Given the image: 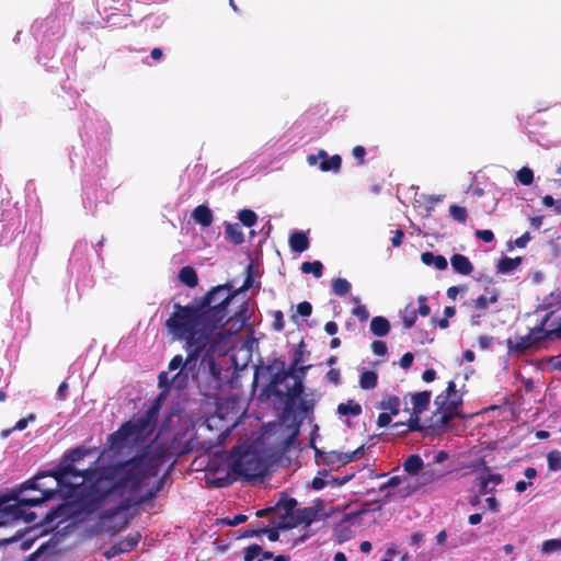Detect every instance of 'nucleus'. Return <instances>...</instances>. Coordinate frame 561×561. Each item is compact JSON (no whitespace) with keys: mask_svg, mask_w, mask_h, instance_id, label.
<instances>
[{"mask_svg":"<svg viewBox=\"0 0 561 561\" xmlns=\"http://www.w3.org/2000/svg\"><path fill=\"white\" fill-rule=\"evenodd\" d=\"M160 465L161 460L158 457L142 453L110 467L105 474L100 476L92 483L90 488L92 502L101 504L116 493L123 496L127 492L128 496L119 506L122 510H127L156 497L158 489L149 490L145 496H138L137 493L141 486L147 485L150 478L158 476Z\"/></svg>","mask_w":561,"mask_h":561,"instance_id":"obj_1","label":"nucleus"},{"mask_svg":"<svg viewBox=\"0 0 561 561\" xmlns=\"http://www.w3.org/2000/svg\"><path fill=\"white\" fill-rule=\"evenodd\" d=\"M87 480H90V472L88 470L79 471L73 466L68 465L55 471L41 472L34 478L23 482L20 491L34 490L38 491V496L31 497H14L13 504L4 501L0 502V518L1 523L16 522L20 519L26 523L35 520L34 513H26L27 507H34L49 501L56 496L62 489H69L71 493L76 488L82 485Z\"/></svg>","mask_w":561,"mask_h":561,"instance_id":"obj_2","label":"nucleus"},{"mask_svg":"<svg viewBox=\"0 0 561 561\" xmlns=\"http://www.w3.org/2000/svg\"><path fill=\"white\" fill-rule=\"evenodd\" d=\"M221 309L217 307L203 310L199 304L182 306L174 304V311L165 321V327L176 340H185L188 346L196 341H213L214 337H224L218 330Z\"/></svg>","mask_w":561,"mask_h":561,"instance_id":"obj_3","label":"nucleus"},{"mask_svg":"<svg viewBox=\"0 0 561 561\" xmlns=\"http://www.w3.org/2000/svg\"><path fill=\"white\" fill-rule=\"evenodd\" d=\"M159 416V401L138 419L124 422L117 431L108 435L107 445L113 451H121L130 444L144 443L154 432Z\"/></svg>","mask_w":561,"mask_h":561,"instance_id":"obj_4","label":"nucleus"},{"mask_svg":"<svg viewBox=\"0 0 561 561\" xmlns=\"http://www.w3.org/2000/svg\"><path fill=\"white\" fill-rule=\"evenodd\" d=\"M239 295V290L231 291L229 283L213 287L207 291L198 302L203 310H209L218 306L221 309L220 320L218 321V329H221L226 323L231 321L239 322V328H242L247 320L248 306L243 302L232 316H230V306L233 304L234 298Z\"/></svg>","mask_w":561,"mask_h":561,"instance_id":"obj_5","label":"nucleus"},{"mask_svg":"<svg viewBox=\"0 0 561 561\" xmlns=\"http://www.w3.org/2000/svg\"><path fill=\"white\" fill-rule=\"evenodd\" d=\"M230 471L250 482L263 478L267 472V462L257 451L243 446H233L228 456Z\"/></svg>","mask_w":561,"mask_h":561,"instance_id":"obj_6","label":"nucleus"},{"mask_svg":"<svg viewBox=\"0 0 561 561\" xmlns=\"http://www.w3.org/2000/svg\"><path fill=\"white\" fill-rule=\"evenodd\" d=\"M435 404L437 409L432 415L434 422L428 427L440 430L459 415V408L462 404L461 396L458 393L454 380L448 382L445 394L440 393L435 398Z\"/></svg>","mask_w":561,"mask_h":561,"instance_id":"obj_7","label":"nucleus"},{"mask_svg":"<svg viewBox=\"0 0 561 561\" xmlns=\"http://www.w3.org/2000/svg\"><path fill=\"white\" fill-rule=\"evenodd\" d=\"M221 337H214V342L209 345L201 359L202 377L205 378L206 385L201 390L205 396H211L218 392L222 387V368L214 358L217 344Z\"/></svg>","mask_w":561,"mask_h":561,"instance_id":"obj_8","label":"nucleus"},{"mask_svg":"<svg viewBox=\"0 0 561 561\" xmlns=\"http://www.w3.org/2000/svg\"><path fill=\"white\" fill-rule=\"evenodd\" d=\"M431 399L432 392L430 390L411 393L412 409H404V412L410 414L408 422H396L393 426L404 427L402 433L424 431L426 426L421 423V414L428 409Z\"/></svg>","mask_w":561,"mask_h":561,"instance_id":"obj_9","label":"nucleus"},{"mask_svg":"<svg viewBox=\"0 0 561 561\" xmlns=\"http://www.w3.org/2000/svg\"><path fill=\"white\" fill-rule=\"evenodd\" d=\"M213 341H196L192 346L185 343V351L187 352L186 358L182 370L192 376V379L196 380L199 388H202V381L199 377L202 375L201 359Z\"/></svg>","mask_w":561,"mask_h":561,"instance_id":"obj_10","label":"nucleus"},{"mask_svg":"<svg viewBox=\"0 0 561 561\" xmlns=\"http://www.w3.org/2000/svg\"><path fill=\"white\" fill-rule=\"evenodd\" d=\"M545 342L547 341L542 335V332L535 325L524 336L516 337L515 340L508 337L506 340V345L510 354L520 355L528 350H540Z\"/></svg>","mask_w":561,"mask_h":561,"instance_id":"obj_11","label":"nucleus"},{"mask_svg":"<svg viewBox=\"0 0 561 561\" xmlns=\"http://www.w3.org/2000/svg\"><path fill=\"white\" fill-rule=\"evenodd\" d=\"M379 492L383 493L385 501L391 502L397 499H405L415 490L410 483V480L404 477L393 476L387 482L379 486Z\"/></svg>","mask_w":561,"mask_h":561,"instance_id":"obj_12","label":"nucleus"},{"mask_svg":"<svg viewBox=\"0 0 561 561\" xmlns=\"http://www.w3.org/2000/svg\"><path fill=\"white\" fill-rule=\"evenodd\" d=\"M536 327L547 342L561 340V305L548 311Z\"/></svg>","mask_w":561,"mask_h":561,"instance_id":"obj_13","label":"nucleus"},{"mask_svg":"<svg viewBox=\"0 0 561 561\" xmlns=\"http://www.w3.org/2000/svg\"><path fill=\"white\" fill-rule=\"evenodd\" d=\"M190 379H192V376L185 373L184 370L180 369L172 379H169L167 371H161L158 376V381L160 387L165 388H174L178 390H183L188 387Z\"/></svg>","mask_w":561,"mask_h":561,"instance_id":"obj_14","label":"nucleus"},{"mask_svg":"<svg viewBox=\"0 0 561 561\" xmlns=\"http://www.w3.org/2000/svg\"><path fill=\"white\" fill-rule=\"evenodd\" d=\"M365 453L364 446H359L355 450L351 453H341V451H330L327 454L324 458V462L328 466H340L350 463L358 458H360Z\"/></svg>","mask_w":561,"mask_h":561,"instance_id":"obj_15","label":"nucleus"},{"mask_svg":"<svg viewBox=\"0 0 561 561\" xmlns=\"http://www.w3.org/2000/svg\"><path fill=\"white\" fill-rule=\"evenodd\" d=\"M297 511L300 515L298 523H302L306 527L310 526L317 520H320L324 516L322 501H318L317 504L312 506L304 507Z\"/></svg>","mask_w":561,"mask_h":561,"instance_id":"obj_16","label":"nucleus"},{"mask_svg":"<svg viewBox=\"0 0 561 561\" xmlns=\"http://www.w3.org/2000/svg\"><path fill=\"white\" fill-rule=\"evenodd\" d=\"M499 291L495 288H485V293L472 300L471 306L479 312L484 313L489 305L495 304L499 300Z\"/></svg>","mask_w":561,"mask_h":561,"instance_id":"obj_17","label":"nucleus"},{"mask_svg":"<svg viewBox=\"0 0 561 561\" xmlns=\"http://www.w3.org/2000/svg\"><path fill=\"white\" fill-rule=\"evenodd\" d=\"M294 376V370H280L272 376L268 385V390L278 398H284L285 392L278 389V386L283 385L288 378Z\"/></svg>","mask_w":561,"mask_h":561,"instance_id":"obj_18","label":"nucleus"},{"mask_svg":"<svg viewBox=\"0 0 561 561\" xmlns=\"http://www.w3.org/2000/svg\"><path fill=\"white\" fill-rule=\"evenodd\" d=\"M453 270L460 275H470L473 272V264L463 254L456 253L450 257Z\"/></svg>","mask_w":561,"mask_h":561,"instance_id":"obj_19","label":"nucleus"},{"mask_svg":"<svg viewBox=\"0 0 561 561\" xmlns=\"http://www.w3.org/2000/svg\"><path fill=\"white\" fill-rule=\"evenodd\" d=\"M192 218L202 227H209L213 222L214 216L210 208L206 205H198L192 213Z\"/></svg>","mask_w":561,"mask_h":561,"instance_id":"obj_20","label":"nucleus"},{"mask_svg":"<svg viewBox=\"0 0 561 561\" xmlns=\"http://www.w3.org/2000/svg\"><path fill=\"white\" fill-rule=\"evenodd\" d=\"M310 245L307 234L302 231H294L289 236V247L294 252L301 253Z\"/></svg>","mask_w":561,"mask_h":561,"instance_id":"obj_21","label":"nucleus"},{"mask_svg":"<svg viewBox=\"0 0 561 561\" xmlns=\"http://www.w3.org/2000/svg\"><path fill=\"white\" fill-rule=\"evenodd\" d=\"M390 322L385 317L377 316L370 321V331L375 336H386L390 332Z\"/></svg>","mask_w":561,"mask_h":561,"instance_id":"obj_22","label":"nucleus"},{"mask_svg":"<svg viewBox=\"0 0 561 561\" xmlns=\"http://www.w3.org/2000/svg\"><path fill=\"white\" fill-rule=\"evenodd\" d=\"M401 400L397 396H385L383 399L379 403V408L385 411V413L390 414L391 416H396L400 412Z\"/></svg>","mask_w":561,"mask_h":561,"instance_id":"obj_23","label":"nucleus"},{"mask_svg":"<svg viewBox=\"0 0 561 561\" xmlns=\"http://www.w3.org/2000/svg\"><path fill=\"white\" fill-rule=\"evenodd\" d=\"M421 261L425 265H434L438 271H444L448 266L447 260L444 255H436L431 251L423 252L421 254Z\"/></svg>","mask_w":561,"mask_h":561,"instance_id":"obj_24","label":"nucleus"},{"mask_svg":"<svg viewBox=\"0 0 561 561\" xmlns=\"http://www.w3.org/2000/svg\"><path fill=\"white\" fill-rule=\"evenodd\" d=\"M225 236L233 244H241L244 242V234L239 224L226 222Z\"/></svg>","mask_w":561,"mask_h":561,"instance_id":"obj_25","label":"nucleus"},{"mask_svg":"<svg viewBox=\"0 0 561 561\" xmlns=\"http://www.w3.org/2000/svg\"><path fill=\"white\" fill-rule=\"evenodd\" d=\"M141 539V535L139 533L129 534L128 536L122 538L117 542H115L121 551V553H127L133 551L139 543Z\"/></svg>","mask_w":561,"mask_h":561,"instance_id":"obj_26","label":"nucleus"},{"mask_svg":"<svg viewBox=\"0 0 561 561\" xmlns=\"http://www.w3.org/2000/svg\"><path fill=\"white\" fill-rule=\"evenodd\" d=\"M423 467V459L416 454L410 455L403 462L404 471L412 476L417 474Z\"/></svg>","mask_w":561,"mask_h":561,"instance_id":"obj_27","label":"nucleus"},{"mask_svg":"<svg viewBox=\"0 0 561 561\" xmlns=\"http://www.w3.org/2000/svg\"><path fill=\"white\" fill-rule=\"evenodd\" d=\"M179 279L191 288H194L198 284L197 273L191 266H184L180 270Z\"/></svg>","mask_w":561,"mask_h":561,"instance_id":"obj_28","label":"nucleus"},{"mask_svg":"<svg viewBox=\"0 0 561 561\" xmlns=\"http://www.w3.org/2000/svg\"><path fill=\"white\" fill-rule=\"evenodd\" d=\"M362 411L363 410H362L360 404L355 402L354 400H348L347 402L340 403L337 405V413L343 416H346V415L358 416L362 414Z\"/></svg>","mask_w":561,"mask_h":561,"instance_id":"obj_29","label":"nucleus"},{"mask_svg":"<svg viewBox=\"0 0 561 561\" xmlns=\"http://www.w3.org/2000/svg\"><path fill=\"white\" fill-rule=\"evenodd\" d=\"M341 165H342V158H341V156L333 154V156L329 157L328 159L322 160L319 163V169L322 172L332 171V172L336 173V172L340 171Z\"/></svg>","mask_w":561,"mask_h":561,"instance_id":"obj_30","label":"nucleus"},{"mask_svg":"<svg viewBox=\"0 0 561 561\" xmlns=\"http://www.w3.org/2000/svg\"><path fill=\"white\" fill-rule=\"evenodd\" d=\"M400 318L402 319L403 325L405 329H411L416 320V309L412 305H408L400 311Z\"/></svg>","mask_w":561,"mask_h":561,"instance_id":"obj_31","label":"nucleus"},{"mask_svg":"<svg viewBox=\"0 0 561 561\" xmlns=\"http://www.w3.org/2000/svg\"><path fill=\"white\" fill-rule=\"evenodd\" d=\"M520 263H522L520 256H517L514 259L504 256L497 263V271L500 273H510V272L514 271L515 268H517L520 265Z\"/></svg>","mask_w":561,"mask_h":561,"instance_id":"obj_32","label":"nucleus"},{"mask_svg":"<svg viewBox=\"0 0 561 561\" xmlns=\"http://www.w3.org/2000/svg\"><path fill=\"white\" fill-rule=\"evenodd\" d=\"M378 382V375L374 370H365L359 378V386L365 390L376 388Z\"/></svg>","mask_w":561,"mask_h":561,"instance_id":"obj_33","label":"nucleus"},{"mask_svg":"<svg viewBox=\"0 0 561 561\" xmlns=\"http://www.w3.org/2000/svg\"><path fill=\"white\" fill-rule=\"evenodd\" d=\"M299 519H300V515L297 510L291 513H288V514H283L282 520L278 524V528L289 529V528H295L299 525H304L302 523H298Z\"/></svg>","mask_w":561,"mask_h":561,"instance_id":"obj_34","label":"nucleus"},{"mask_svg":"<svg viewBox=\"0 0 561 561\" xmlns=\"http://www.w3.org/2000/svg\"><path fill=\"white\" fill-rule=\"evenodd\" d=\"M305 274H313L316 278H319L323 274V265L320 261L304 262L300 267Z\"/></svg>","mask_w":561,"mask_h":561,"instance_id":"obj_35","label":"nucleus"},{"mask_svg":"<svg viewBox=\"0 0 561 561\" xmlns=\"http://www.w3.org/2000/svg\"><path fill=\"white\" fill-rule=\"evenodd\" d=\"M332 290L336 296H340V297L345 296L351 290V284L345 278H341V277L334 278L332 280Z\"/></svg>","mask_w":561,"mask_h":561,"instance_id":"obj_36","label":"nucleus"},{"mask_svg":"<svg viewBox=\"0 0 561 561\" xmlns=\"http://www.w3.org/2000/svg\"><path fill=\"white\" fill-rule=\"evenodd\" d=\"M297 504H298V502L296 499L288 497L287 495L283 494L282 497L279 499V501L276 503L275 507H276V510L283 508L284 514H288V513L296 511L295 507L297 506Z\"/></svg>","mask_w":561,"mask_h":561,"instance_id":"obj_37","label":"nucleus"},{"mask_svg":"<svg viewBox=\"0 0 561 561\" xmlns=\"http://www.w3.org/2000/svg\"><path fill=\"white\" fill-rule=\"evenodd\" d=\"M548 468L550 471L561 470V451L553 449L547 455Z\"/></svg>","mask_w":561,"mask_h":561,"instance_id":"obj_38","label":"nucleus"},{"mask_svg":"<svg viewBox=\"0 0 561 561\" xmlns=\"http://www.w3.org/2000/svg\"><path fill=\"white\" fill-rule=\"evenodd\" d=\"M238 218L245 227H253L257 221L256 214L251 209L240 210L238 213Z\"/></svg>","mask_w":561,"mask_h":561,"instance_id":"obj_39","label":"nucleus"},{"mask_svg":"<svg viewBox=\"0 0 561 561\" xmlns=\"http://www.w3.org/2000/svg\"><path fill=\"white\" fill-rule=\"evenodd\" d=\"M304 392V385L301 380H296L291 387L287 389L284 398L288 399V402H294L295 399L301 396Z\"/></svg>","mask_w":561,"mask_h":561,"instance_id":"obj_40","label":"nucleus"},{"mask_svg":"<svg viewBox=\"0 0 561 561\" xmlns=\"http://www.w3.org/2000/svg\"><path fill=\"white\" fill-rule=\"evenodd\" d=\"M449 215L460 224H465L468 218L467 209L456 204L449 207Z\"/></svg>","mask_w":561,"mask_h":561,"instance_id":"obj_41","label":"nucleus"},{"mask_svg":"<svg viewBox=\"0 0 561 561\" xmlns=\"http://www.w3.org/2000/svg\"><path fill=\"white\" fill-rule=\"evenodd\" d=\"M516 179L520 184L528 186L534 181V172L530 168L523 167L520 170L517 171Z\"/></svg>","mask_w":561,"mask_h":561,"instance_id":"obj_42","label":"nucleus"},{"mask_svg":"<svg viewBox=\"0 0 561 561\" xmlns=\"http://www.w3.org/2000/svg\"><path fill=\"white\" fill-rule=\"evenodd\" d=\"M262 552V548L256 545V543H253V545H250L249 547L244 548L243 550V553H244V561H253L254 559H259L260 554Z\"/></svg>","mask_w":561,"mask_h":561,"instance_id":"obj_43","label":"nucleus"},{"mask_svg":"<svg viewBox=\"0 0 561 561\" xmlns=\"http://www.w3.org/2000/svg\"><path fill=\"white\" fill-rule=\"evenodd\" d=\"M561 550V538L560 539H548L543 541L541 546V551L543 553H552L554 551Z\"/></svg>","mask_w":561,"mask_h":561,"instance_id":"obj_44","label":"nucleus"},{"mask_svg":"<svg viewBox=\"0 0 561 561\" xmlns=\"http://www.w3.org/2000/svg\"><path fill=\"white\" fill-rule=\"evenodd\" d=\"M253 280H254L253 268H252V265H249L247 268V277L244 279V283L240 288L237 289V290H239V294L241 291H244V290H248L249 288H251L253 286Z\"/></svg>","mask_w":561,"mask_h":561,"instance_id":"obj_45","label":"nucleus"},{"mask_svg":"<svg viewBox=\"0 0 561 561\" xmlns=\"http://www.w3.org/2000/svg\"><path fill=\"white\" fill-rule=\"evenodd\" d=\"M36 416L34 413L28 414L26 417L20 419L15 425L12 427V430L15 431H23L27 427L28 423L35 421Z\"/></svg>","mask_w":561,"mask_h":561,"instance_id":"obj_46","label":"nucleus"},{"mask_svg":"<svg viewBox=\"0 0 561 561\" xmlns=\"http://www.w3.org/2000/svg\"><path fill=\"white\" fill-rule=\"evenodd\" d=\"M371 350L377 356H385L387 354V344L383 341H374L371 343Z\"/></svg>","mask_w":561,"mask_h":561,"instance_id":"obj_47","label":"nucleus"},{"mask_svg":"<svg viewBox=\"0 0 561 561\" xmlns=\"http://www.w3.org/2000/svg\"><path fill=\"white\" fill-rule=\"evenodd\" d=\"M353 313L358 318V320L360 322H365L369 318V312H368L367 308L364 305H357L353 309Z\"/></svg>","mask_w":561,"mask_h":561,"instance_id":"obj_48","label":"nucleus"},{"mask_svg":"<svg viewBox=\"0 0 561 561\" xmlns=\"http://www.w3.org/2000/svg\"><path fill=\"white\" fill-rule=\"evenodd\" d=\"M541 202L546 207L554 206L556 214H561V202L556 203L554 198L551 195L543 196Z\"/></svg>","mask_w":561,"mask_h":561,"instance_id":"obj_49","label":"nucleus"},{"mask_svg":"<svg viewBox=\"0 0 561 561\" xmlns=\"http://www.w3.org/2000/svg\"><path fill=\"white\" fill-rule=\"evenodd\" d=\"M477 485L479 486L480 495H485L494 491V488H489V482H486L485 479H483V476L477 479Z\"/></svg>","mask_w":561,"mask_h":561,"instance_id":"obj_50","label":"nucleus"},{"mask_svg":"<svg viewBox=\"0 0 561 561\" xmlns=\"http://www.w3.org/2000/svg\"><path fill=\"white\" fill-rule=\"evenodd\" d=\"M417 300L422 302L419 308L416 309V314H420L422 317H427L431 313V308L428 305L425 304L426 297L421 295L419 296Z\"/></svg>","mask_w":561,"mask_h":561,"instance_id":"obj_51","label":"nucleus"},{"mask_svg":"<svg viewBox=\"0 0 561 561\" xmlns=\"http://www.w3.org/2000/svg\"><path fill=\"white\" fill-rule=\"evenodd\" d=\"M352 154L358 161V164L365 163L366 149L363 146H355Z\"/></svg>","mask_w":561,"mask_h":561,"instance_id":"obj_52","label":"nucleus"},{"mask_svg":"<svg viewBox=\"0 0 561 561\" xmlns=\"http://www.w3.org/2000/svg\"><path fill=\"white\" fill-rule=\"evenodd\" d=\"M183 365H184L183 356L182 355H175L170 360L168 368H169L170 371H173V370H176V369H182Z\"/></svg>","mask_w":561,"mask_h":561,"instance_id":"obj_53","label":"nucleus"},{"mask_svg":"<svg viewBox=\"0 0 561 561\" xmlns=\"http://www.w3.org/2000/svg\"><path fill=\"white\" fill-rule=\"evenodd\" d=\"M330 156L328 154V152L325 150H319L318 151V154H309L307 157V162L310 164V165H316L317 162H318V159H321L324 160V159H328Z\"/></svg>","mask_w":561,"mask_h":561,"instance_id":"obj_54","label":"nucleus"},{"mask_svg":"<svg viewBox=\"0 0 561 561\" xmlns=\"http://www.w3.org/2000/svg\"><path fill=\"white\" fill-rule=\"evenodd\" d=\"M297 312L302 317H309L312 312V306L308 301H302L297 305Z\"/></svg>","mask_w":561,"mask_h":561,"instance_id":"obj_55","label":"nucleus"},{"mask_svg":"<svg viewBox=\"0 0 561 561\" xmlns=\"http://www.w3.org/2000/svg\"><path fill=\"white\" fill-rule=\"evenodd\" d=\"M413 360H414V355L411 352H408L402 355L399 364H400L401 368L408 369L412 366Z\"/></svg>","mask_w":561,"mask_h":561,"instance_id":"obj_56","label":"nucleus"},{"mask_svg":"<svg viewBox=\"0 0 561 561\" xmlns=\"http://www.w3.org/2000/svg\"><path fill=\"white\" fill-rule=\"evenodd\" d=\"M474 234L484 242H492L494 240V233L491 230H477Z\"/></svg>","mask_w":561,"mask_h":561,"instance_id":"obj_57","label":"nucleus"},{"mask_svg":"<svg viewBox=\"0 0 561 561\" xmlns=\"http://www.w3.org/2000/svg\"><path fill=\"white\" fill-rule=\"evenodd\" d=\"M248 516L244 514H237L232 518H226L225 523L229 526H237L247 522Z\"/></svg>","mask_w":561,"mask_h":561,"instance_id":"obj_58","label":"nucleus"},{"mask_svg":"<svg viewBox=\"0 0 561 561\" xmlns=\"http://www.w3.org/2000/svg\"><path fill=\"white\" fill-rule=\"evenodd\" d=\"M391 417L392 416L388 413H380L377 417V426L380 428L388 426L391 423Z\"/></svg>","mask_w":561,"mask_h":561,"instance_id":"obj_59","label":"nucleus"},{"mask_svg":"<svg viewBox=\"0 0 561 561\" xmlns=\"http://www.w3.org/2000/svg\"><path fill=\"white\" fill-rule=\"evenodd\" d=\"M531 237H530V233L529 232H525L524 234H522L519 238H517L515 241H514V244L519 248V249H523L527 245V243L530 241Z\"/></svg>","mask_w":561,"mask_h":561,"instance_id":"obj_60","label":"nucleus"},{"mask_svg":"<svg viewBox=\"0 0 561 561\" xmlns=\"http://www.w3.org/2000/svg\"><path fill=\"white\" fill-rule=\"evenodd\" d=\"M327 379L334 383V385H337L340 382V379H341V376H340V371L335 368H331L328 373H327Z\"/></svg>","mask_w":561,"mask_h":561,"instance_id":"obj_61","label":"nucleus"},{"mask_svg":"<svg viewBox=\"0 0 561 561\" xmlns=\"http://www.w3.org/2000/svg\"><path fill=\"white\" fill-rule=\"evenodd\" d=\"M404 238V232L401 229H397L394 231L393 237L391 238V243L394 248H398L402 244V240Z\"/></svg>","mask_w":561,"mask_h":561,"instance_id":"obj_62","label":"nucleus"},{"mask_svg":"<svg viewBox=\"0 0 561 561\" xmlns=\"http://www.w3.org/2000/svg\"><path fill=\"white\" fill-rule=\"evenodd\" d=\"M103 554H104V557H105L107 560H111V559H113V558H115V557H117V556H119V554H122V553H121V551H119V549H118L117 545H116V543H114V545H113V546H111L107 550H105Z\"/></svg>","mask_w":561,"mask_h":561,"instance_id":"obj_63","label":"nucleus"},{"mask_svg":"<svg viewBox=\"0 0 561 561\" xmlns=\"http://www.w3.org/2000/svg\"><path fill=\"white\" fill-rule=\"evenodd\" d=\"M483 479H485V481L489 483H493L494 485H497L503 481V478L500 473H488L486 476H483Z\"/></svg>","mask_w":561,"mask_h":561,"instance_id":"obj_64","label":"nucleus"}]
</instances>
